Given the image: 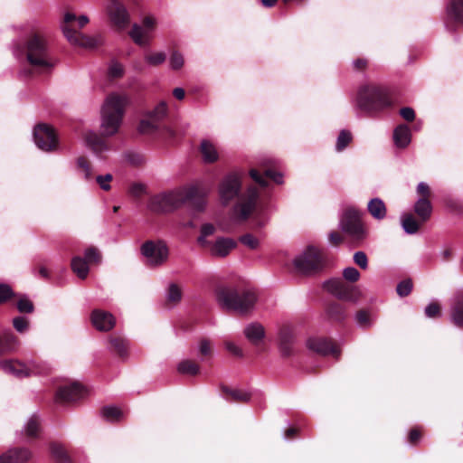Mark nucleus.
Masks as SVG:
<instances>
[{
  "mask_svg": "<svg viewBox=\"0 0 463 463\" xmlns=\"http://www.w3.org/2000/svg\"><path fill=\"white\" fill-rule=\"evenodd\" d=\"M101 412L103 418L110 422L118 421L122 417L121 410L113 406L103 407Z\"/></svg>",
  "mask_w": 463,
  "mask_h": 463,
  "instance_id": "nucleus-40",
  "label": "nucleus"
},
{
  "mask_svg": "<svg viewBox=\"0 0 463 463\" xmlns=\"http://www.w3.org/2000/svg\"><path fill=\"white\" fill-rule=\"evenodd\" d=\"M170 65L173 70L181 69L184 65L183 55L180 52L174 51L170 57Z\"/></svg>",
  "mask_w": 463,
  "mask_h": 463,
  "instance_id": "nucleus-55",
  "label": "nucleus"
},
{
  "mask_svg": "<svg viewBox=\"0 0 463 463\" xmlns=\"http://www.w3.org/2000/svg\"><path fill=\"white\" fill-rule=\"evenodd\" d=\"M166 59V55L164 52H156L147 54L146 56V61L153 66H157L165 62Z\"/></svg>",
  "mask_w": 463,
  "mask_h": 463,
  "instance_id": "nucleus-53",
  "label": "nucleus"
},
{
  "mask_svg": "<svg viewBox=\"0 0 463 463\" xmlns=\"http://www.w3.org/2000/svg\"><path fill=\"white\" fill-rule=\"evenodd\" d=\"M96 180L101 189L105 191H109L110 189L109 182L112 180V175L110 174L98 175Z\"/></svg>",
  "mask_w": 463,
  "mask_h": 463,
  "instance_id": "nucleus-62",
  "label": "nucleus"
},
{
  "mask_svg": "<svg viewBox=\"0 0 463 463\" xmlns=\"http://www.w3.org/2000/svg\"><path fill=\"white\" fill-rule=\"evenodd\" d=\"M109 76L112 78H120L124 74L123 66L117 62L113 61L109 68Z\"/></svg>",
  "mask_w": 463,
  "mask_h": 463,
  "instance_id": "nucleus-60",
  "label": "nucleus"
},
{
  "mask_svg": "<svg viewBox=\"0 0 463 463\" xmlns=\"http://www.w3.org/2000/svg\"><path fill=\"white\" fill-rule=\"evenodd\" d=\"M369 213L376 220H383L386 216L387 209L383 201L380 198H373L367 205Z\"/></svg>",
  "mask_w": 463,
  "mask_h": 463,
  "instance_id": "nucleus-32",
  "label": "nucleus"
},
{
  "mask_svg": "<svg viewBox=\"0 0 463 463\" xmlns=\"http://www.w3.org/2000/svg\"><path fill=\"white\" fill-rule=\"evenodd\" d=\"M13 326L18 333H25L28 327V322L26 318L23 317H17L13 319Z\"/></svg>",
  "mask_w": 463,
  "mask_h": 463,
  "instance_id": "nucleus-57",
  "label": "nucleus"
},
{
  "mask_svg": "<svg viewBox=\"0 0 463 463\" xmlns=\"http://www.w3.org/2000/svg\"><path fill=\"white\" fill-rule=\"evenodd\" d=\"M129 35L133 41L140 46L146 45L148 43V40L146 39V33H145L142 27L137 24L132 26Z\"/></svg>",
  "mask_w": 463,
  "mask_h": 463,
  "instance_id": "nucleus-38",
  "label": "nucleus"
},
{
  "mask_svg": "<svg viewBox=\"0 0 463 463\" xmlns=\"http://www.w3.org/2000/svg\"><path fill=\"white\" fill-rule=\"evenodd\" d=\"M76 20L78 21L80 28H83L89 23V18L86 15H80L77 19L74 14L68 12L64 14L61 25L64 36L71 44L94 49L103 43V37L101 34L89 36L77 31L73 27V23Z\"/></svg>",
  "mask_w": 463,
  "mask_h": 463,
  "instance_id": "nucleus-6",
  "label": "nucleus"
},
{
  "mask_svg": "<svg viewBox=\"0 0 463 463\" xmlns=\"http://www.w3.org/2000/svg\"><path fill=\"white\" fill-rule=\"evenodd\" d=\"M209 246H211L212 255L223 258L237 247V242L233 239L221 237Z\"/></svg>",
  "mask_w": 463,
  "mask_h": 463,
  "instance_id": "nucleus-23",
  "label": "nucleus"
},
{
  "mask_svg": "<svg viewBox=\"0 0 463 463\" xmlns=\"http://www.w3.org/2000/svg\"><path fill=\"white\" fill-rule=\"evenodd\" d=\"M448 25L454 28L456 25H463V0H450L448 8Z\"/></svg>",
  "mask_w": 463,
  "mask_h": 463,
  "instance_id": "nucleus-24",
  "label": "nucleus"
},
{
  "mask_svg": "<svg viewBox=\"0 0 463 463\" xmlns=\"http://www.w3.org/2000/svg\"><path fill=\"white\" fill-rule=\"evenodd\" d=\"M324 288L341 300L356 302L361 293L356 286L349 285L340 279H332L324 283Z\"/></svg>",
  "mask_w": 463,
  "mask_h": 463,
  "instance_id": "nucleus-14",
  "label": "nucleus"
},
{
  "mask_svg": "<svg viewBox=\"0 0 463 463\" xmlns=\"http://www.w3.org/2000/svg\"><path fill=\"white\" fill-rule=\"evenodd\" d=\"M241 191V179L237 174H229L219 185V194L222 204H229L237 198V203L232 209L235 222H244L257 210L260 192L253 185L249 186L244 193Z\"/></svg>",
  "mask_w": 463,
  "mask_h": 463,
  "instance_id": "nucleus-1",
  "label": "nucleus"
},
{
  "mask_svg": "<svg viewBox=\"0 0 463 463\" xmlns=\"http://www.w3.org/2000/svg\"><path fill=\"white\" fill-rule=\"evenodd\" d=\"M33 140L43 151L52 152L58 147V137L54 128L45 123H39L33 128Z\"/></svg>",
  "mask_w": 463,
  "mask_h": 463,
  "instance_id": "nucleus-12",
  "label": "nucleus"
},
{
  "mask_svg": "<svg viewBox=\"0 0 463 463\" xmlns=\"http://www.w3.org/2000/svg\"><path fill=\"white\" fill-rule=\"evenodd\" d=\"M424 430L421 426H414L412 427L408 433V442L416 446L420 441L423 437Z\"/></svg>",
  "mask_w": 463,
  "mask_h": 463,
  "instance_id": "nucleus-43",
  "label": "nucleus"
},
{
  "mask_svg": "<svg viewBox=\"0 0 463 463\" xmlns=\"http://www.w3.org/2000/svg\"><path fill=\"white\" fill-rule=\"evenodd\" d=\"M412 281L410 279L402 280L396 288L397 294L402 297H407L411 294L412 290Z\"/></svg>",
  "mask_w": 463,
  "mask_h": 463,
  "instance_id": "nucleus-47",
  "label": "nucleus"
},
{
  "mask_svg": "<svg viewBox=\"0 0 463 463\" xmlns=\"http://www.w3.org/2000/svg\"><path fill=\"white\" fill-rule=\"evenodd\" d=\"M356 103L365 117H374L393 106L389 89L375 83H368L360 87Z\"/></svg>",
  "mask_w": 463,
  "mask_h": 463,
  "instance_id": "nucleus-5",
  "label": "nucleus"
},
{
  "mask_svg": "<svg viewBox=\"0 0 463 463\" xmlns=\"http://www.w3.org/2000/svg\"><path fill=\"white\" fill-rule=\"evenodd\" d=\"M341 228L350 242L359 247L367 237V232L362 222V213L353 208L345 210L341 218Z\"/></svg>",
  "mask_w": 463,
  "mask_h": 463,
  "instance_id": "nucleus-9",
  "label": "nucleus"
},
{
  "mask_svg": "<svg viewBox=\"0 0 463 463\" xmlns=\"http://www.w3.org/2000/svg\"><path fill=\"white\" fill-rule=\"evenodd\" d=\"M31 373L35 374H47L50 371L49 367L45 364H41L35 360H31Z\"/></svg>",
  "mask_w": 463,
  "mask_h": 463,
  "instance_id": "nucleus-59",
  "label": "nucleus"
},
{
  "mask_svg": "<svg viewBox=\"0 0 463 463\" xmlns=\"http://www.w3.org/2000/svg\"><path fill=\"white\" fill-rule=\"evenodd\" d=\"M28 457L26 449H12L0 455V463H24Z\"/></svg>",
  "mask_w": 463,
  "mask_h": 463,
  "instance_id": "nucleus-27",
  "label": "nucleus"
},
{
  "mask_svg": "<svg viewBox=\"0 0 463 463\" xmlns=\"http://www.w3.org/2000/svg\"><path fill=\"white\" fill-rule=\"evenodd\" d=\"M31 441L41 437L42 428L37 416H31Z\"/></svg>",
  "mask_w": 463,
  "mask_h": 463,
  "instance_id": "nucleus-49",
  "label": "nucleus"
},
{
  "mask_svg": "<svg viewBox=\"0 0 463 463\" xmlns=\"http://www.w3.org/2000/svg\"><path fill=\"white\" fill-rule=\"evenodd\" d=\"M400 115L408 122H412L415 119V112L410 107H404L400 109Z\"/></svg>",
  "mask_w": 463,
  "mask_h": 463,
  "instance_id": "nucleus-63",
  "label": "nucleus"
},
{
  "mask_svg": "<svg viewBox=\"0 0 463 463\" xmlns=\"http://www.w3.org/2000/svg\"><path fill=\"white\" fill-rule=\"evenodd\" d=\"M167 114V105L161 101L153 111L140 120L138 131L144 135H158L165 138L174 139L175 131L163 123Z\"/></svg>",
  "mask_w": 463,
  "mask_h": 463,
  "instance_id": "nucleus-7",
  "label": "nucleus"
},
{
  "mask_svg": "<svg viewBox=\"0 0 463 463\" xmlns=\"http://www.w3.org/2000/svg\"><path fill=\"white\" fill-rule=\"evenodd\" d=\"M295 339L296 335L290 326H281L279 333V348L282 357L288 358L294 355Z\"/></svg>",
  "mask_w": 463,
  "mask_h": 463,
  "instance_id": "nucleus-18",
  "label": "nucleus"
},
{
  "mask_svg": "<svg viewBox=\"0 0 463 463\" xmlns=\"http://www.w3.org/2000/svg\"><path fill=\"white\" fill-rule=\"evenodd\" d=\"M182 298V290L176 284H171L168 288L167 301L175 305Z\"/></svg>",
  "mask_w": 463,
  "mask_h": 463,
  "instance_id": "nucleus-45",
  "label": "nucleus"
},
{
  "mask_svg": "<svg viewBox=\"0 0 463 463\" xmlns=\"http://www.w3.org/2000/svg\"><path fill=\"white\" fill-rule=\"evenodd\" d=\"M110 351L115 353L119 358L125 359L128 355V341L120 335H111L109 337Z\"/></svg>",
  "mask_w": 463,
  "mask_h": 463,
  "instance_id": "nucleus-29",
  "label": "nucleus"
},
{
  "mask_svg": "<svg viewBox=\"0 0 463 463\" xmlns=\"http://www.w3.org/2000/svg\"><path fill=\"white\" fill-rule=\"evenodd\" d=\"M353 136L352 133L349 130L343 129L340 131L336 144H335V149L338 152H341L345 150L348 145L352 142Z\"/></svg>",
  "mask_w": 463,
  "mask_h": 463,
  "instance_id": "nucleus-39",
  "label": "nucleus"
},
{
  "mask_svg": "<svg viewBox=\"0 0 463 463\" xmlns=\"http://www.w3.org/2000/svg\"><path fill=\"white\" fill-rule=\"evenodd\" d=\"M393 141L397 147L405 148L411 142V129L407 125L401 124L393 131Z\"/></svg>",
  "mask_w": 463,
  "mask_h": 463,
  "instance_id": "nucleus-30",
  "label": "nucleus"
},
{
  "mask_svg": "<svg viewBox=\"0 0 463 463\" xmlns=\"http://www.w3.org/2000/svg\"><path fill=\"white\" fill-rule=\"evenodd\" d=\"M107 14L111 24L118 29H124L129 24V14L124 5L118 0H110Z\"/></svg>",
  "mask_w": 463,
  "mask_h": 463,
  "instance_id": "nucleus-17",
  "label": "nucleus"
},
{
  "mask_svg": "<svg viewBox=\"0 0 463 463\" xmlns=\"http://www.w3.org/2000/svg\"><path fill=\"white\" fill-rule=\"evenodd\" d=\"M87 395L85 387L78 382L65 383L58 387L54 401L59 404H72Z\"/></svg>",
  "mask_w": 463,
  "mask_h": 463,
  "instance_id": "nucleus-15",
  "label": "nucleus"
},
{
  "mask_svg": "<svg viewBox=\"0 0 463 463\" xmlns=\"http://www.w3.org/2000/svg\"><path fill=\"white\" fill-rule=\"evenodd\" d=\"M222 397L230 402L246 403L250 399V394L238 389H232L226 385H221Z\"/></svg>",
  "mask_w": 463,
  "mask_h": 463,
  "instance_id": "nucleus-26",
  "label": "nucleus"
},
{
  "mask_svg": "<svg viewBox=\"0 0 463 463\" xmlns=\"http://www.w3.org/2000/svg\"><path fill=\"white\" fill-rule=\"evenodd\" d=\"M16 339L10 332H5L0 335V350L3 352L11 350L15 345Z\"/></svg>",
  "mask_w": 463,
  "mask_h": 463,
  "instance_id": "nucleus-42",
  "label": "nucleus"
},
{
  "mask_svg": "<svg viewBox=\"0 0 463 463\" xmlns=\"http://www.w3.org/2000/svg\"><path fill=\"white\" fill-rule=\"evenodd\" d=\"M214 231H215V228H214V226L213 224H211V223L203 224L202 226V228H201V235L198 238V242L202 246H208V245H210L211 242L206 240V237L213 234Z\"/></svg>",
  "mask_w": 463,
  "mask_h": 463,
  "instance_id": "nucleus-44",
  "label": "nucleus"
},
{
  "mask_svg": "<svg viewBox=\"0 0 463 463\" xmlns=\"http://www.w3.org/2000/svg\"><path fill=\"white\" fill-rule=\"evenodd\" d=\"M199 352H200V354L203 357H204V358L212 356V354H213V346H212V343H211V341L209 339L203 338L200 341Z\"/></svg>",
  "mask_w": 463,
  "mask_h": 463,
  "instance_id": "nucleus-51",
  "label": "nucleus"
},
{
  "mask_svg": "<svg viewBox=\"0 0 463 463\" xmlns=\"http://www.w3.org/2000/svg\"><path fill=\"white\" fill-rule=\"evenodd\" d=\"M177 370L180 373L194 376L200 373V365L194 360H183L179 363Z\"/></svg>",
  "mask_w": 463,
  "mask_h": 463,
  "instance_id": "nucleus-37",
  "label": "nucleus"
},
{
  "mask_svg": "<svg viewBox=\"0 0 463 463\" xmlns=\"http://www.w3.org/2000/svg\"><path fill=\"white\" fill-rule=\"evenodd\" d=\"M125 156L127 161L134 166L141 165L144 163V156L141 154L128 152Z\"/></svg>",
  "mask_w": 463,
  "mask_h": 463,
  "instance_id": "nucleus-56",
  "label": "nucleus"
},
{
  "mask_svg": "<svg viewBox=\"0 0 463 463\" xmlns=\"http://www.w3.org/2000/svg\"><path fill=\"white\" fill-rule=\"evenodd\" d=\"M250 178L261 187H267L269 180L276 183H282V175L272 168L262 167L261 169L251 168L249 172Z\"/></svg>",
  "mask_w": 463,
  "mask_h": 463,
  "instance_id": "nucleus-19",
  "label": "nucleus"
},
{
  "mask_svg": "<svg viewBox=\"0 0 463 463\" xmlns=\"http://www.w3.org/2000/svg\"><path fill=\"white\" fill-rule=\"evenodd\" d=\"M421 222L416 220L411 213H404L402 217V226L406 233L415 234L419 232Z\"/></svg>",
  "mask_w": 463,
  "mask_h": 463,
  "instance_id": "nucleus-34",
  "label": "nucleus"
},
{
  "mask_svg": "<svg viewBox=\"0 0 463 463\" xmlns=\"http://www.w3.org/2000/svg\"><path fill=\"white\" fill-rule=\"evenodd\" d=\"M360 272L354 267L345 268L343 271V277L349 282H356L360 279Z\"/></svg>",
  "mask_w": 463,
  "mask_h": 463,
  "instance_id": "nucleus-54",
  "label": "nucleus"
},
{
  "mask_svg": "<svg viewBox=\"0 0 463 463\" xmlns=\"http://www.w3.org/2000/svg\"><path fill=\"white\" fill-rule=\"evenodd\" d=\"M419 199L413 206V210L421 223L427 222L432 214L431 198L433 196L430 187L426 183H420L417 186Z\"/></svg>",
  "mask_w": 463,
  "mask_h": 463,
  "instance_id": "nucleus-13",
  "label": "nucleus"
},
{
  "mask_svg": "<svg viewBox=\"0 0 463 463\" xmlns=\"http://www.w3.org/2000/svg\"><path fill=\"white\" fill-rule=\"evenodd\" d=\"M50 452L55 463H72L65 448L57 442L50 444Z\"/></svg>",
  "mask_w": 463,
  "mask_h": 463,
  "instance_id": "nucleus-33",
  "label": "nucleus"
},
{
  "mask_svg": "<svg viewBox=\"0 0 463 463\" xmlns=\"http://www.w3.org/2000/svg\"><path fill=\"white\" fill-rule=\"evenodd\" d=\"M329 241L333 246H338L343 242V236L340 232L334 231L329 233Z\"/></svg>",
  "mask_w": 463,
  "mask_h": 463,
  "instance_id": "nucleus-64",
  "label": "nucleus"
},
{
  "mask_svg": "<svg viewBox=\"0 0 463 463\" xmlns=\"http://www.w3.org/2000/svg\"><path fill=\"white\" fill-rule=\"evenodd\" d=\"M0 368L8 374L23 378L28 375V367L18 360H5L0 363Z\"/></svg>",
  "mask_w": 463,
  "mask_h": 463,
  "instance_id": "nucleus-25",
  "label": "nucleus"
},
{
  "mask_svg": "<svg viewBox=\"0 0 463 463\" xmlns=\"http://www.w3.org/2000/svg\"><path fill=\"white\" fill-rule=\"evenodd\" d=\"M141 254L146 259L145 264L149 268L162 266L168 260L169 249L162 240L146 241L140 248Z\"/></svg>",
  "mask_w": 463,
  "mask_h": 463,
  "instance_id": "nucleus-11",
  "label": "nucleus"
},
{
  "mask_svg": "<svg viewBox=\"0 0 463 463\" xmlns=\"http://www.w3.org/2000/svg\"><path fill=\"white\" fill-rule=\"evenodd\" d=\"M90 321L92 326L101 332L110 331L116 325L115 317L102 309H94L90 314Z\"/></svg>",
  "mask_w": 463,
  "mask_h": 463,
  "instance_id": "nucleus-20",
  "label": "nucleus"
},
{
  "mask_svg": "<svg viewBox=\"0 0 463 463\" xmlns=\"http://www.w3.org/2000/svg\"><path fill=\"white\" fill-rule=\"evenodd\" d=\"M219 305L226 310L239 315H247L252 311L257 302L256 293L243 286L226 285L216 289Z\"/></svg>",
  "mask_w": 463,
  "mask_h": 463,
  "instance_id": "nucleus-4",
  "label": "nucleus"
},
{
  "mask_svg": "<svg viewBox=\"0 0 463 463\" xmlns=\"http://www.w3.org/2000/svg\"><path fill=\"white\" fill-rule=\"evenodd\" d=\"M307 346L309 350L320 355L326 356L331 354L335 359H339L341 355V350L339 346L334 340L328 337H310L307 341Z\"/></svg>",
  "mask_w": 463,
  "mask_h": 463,
  "instance_id": "nucleus-16",
  "label": "nucleus"
},
{
  "mask_svg": "<svg viewBox=\"0 0 463 463\" xmlns=\"http://www.w3.org/2000/svg\"><path fill=\"white\" fill-rule=\"evenodd\" d=\"M77 165L80 169H81L85 174L86 179L91 178V164L90 160L86 156H80L77 160Z\"/></svg>",
  "mask_w": 463,
  "mask_h": 463,
  "instance_id": "nucleus-50",
  "label": "nucleus"
},
{
  "mask_svg": "<svg viewBox=\"0 0 463 463\" xmlns=\"http://www.w3.org/2000/svg\"><path fill=\"white\" fill-rule=\"evenodd\" d=\"M84 260L89 264L99 263L101 260V254L96 247L90 246L85 250Z\"/></svg>",
  "mask_w": 463,
  "mask_h": 463,
  "instance_id": "nucleus-46",
  "label": "nucleus"
},
{
  "mask_svg": "<svg viewBox=\"0 0 463 463\" xmlns=\"http://www.w3.org/2000/svg\"><path fill=\"white\" fill-rule=\"evenodd\" d=\"M452 322L458 327L463 328V291L458 292L451 307Z\"/></svg>",
  "mask_w": 463,
  "mask_h": 463,
  "instance_id": "nucleus-28",
  "label": "nucleus"
},
{
  "mask_svg": "<svg viewBox=\"0 0 463 463\" xmlns=\"http://www.w3.org/2000/svg\"><path fill=\"white\" fill-rule=\"evenodd\" d=\"M200 151L204 162L213 163L218 159V153L215 146L208 140H203L200 146Z\"/></svg>",
  "mask_w": 463,
  "mask_h": 463,
  "instance_id": "nucleus-36",
  "label": "nucleus"
},
{
  "mask_svg": "<svg viewBox=\"0 0 463 463\" xmlns=\"http://www.w3.org/2000/svg\"><path fill=\"white\" fill-rule=\"evenodd\" d=\"M244 335L251 345L260 348V352L265 350L262 341L265 337V329L259 323H252L247 326L244 329Z\"/></svg>",
  "mask_w": 463,
  "mask_h": 463,
  "instance_id": "nucleus-22",
  "label": "nucleus"
},
{
  "mask_svg": "<svg viewBox=\"0 0 463 463\" xmlns=\"http://www.w3.org/2000/svg\"><path fill=\"white\" fill-rule=\"evenodd\" d=\"M57 63L58 59L50 48L47 35L31 29V78L50 76Z\"/></svg>",
  "mask_w": 463,
  "mask_h": 463,
  "instance_id": "nucleus-3",
  "label": "nucleus"
},
{
  "mask_svg": "<svg viewBox=\"0 0 463 463\" xmlns=\"http://www.w3.org/2000/svg\"><path fill=\"white\" fill-rule=\"evenodd\" d=\"M239 241L249 247L251 250H255L259 246V241L250 233H246L239 238Z\"/></svg>",
  "mask_w": 463,
  "mask_h": 463,
  "instance_id": "nucleus-52",
  "label": "nucleus"
},
{
  "mask_svg": "<svg viewBox=\"0 0 463 463\" xmlns=\"http://www.w3.org/2000/svg\"><path fill=\"white\" fill-rule=\"evenodd\" d=\"M296 273L305 276L315 275L323 270L326 264L325 252L314 246H308L306 250L294 260Z\"/></svg>",
  "mask_w": 463,
  "mask_h": 463,
  "instance_id": "nucleus-8",
  "label": "nucleus"
},
{
  "mask_svg": "<svg viewBox=\"0 0 463 463\" xmlns=\"http://www.w3.org/2000/svg\"><path fill=\"white\" fill-rule=\"evenodd\" d=\"M185 202H189L196 212H202L205 206L204 197L195 187H192L184 192V203Z\"/></svg>",
  "mask_w": 463,
  "mask_h": 463,
  "instance_id": "nucleus-31",
  "label": "nucleus"
},
{
  "mask_svg": "<svg viewBox=\"0 0 463 463\" xmlns=\"http://www.w3.org/2000/svg\"><path fill=\"white\" fill-rule=\"evenodd\" d=\"M184 203V192L170 191L159 194L150 198L148 209L155 213L173 212Z\"/></svg>",
  "mask_w": 463,
  "mask_h": 463,
  "instance_id": "nucleus-10",
  "label": "nucleus"
},
{
  "mask_svg": "<svg viewBox=\"0 0 463 463\" xmlns=\"http://www.w3.org/2000/svg\"><path fill=\"white\" fill-rule=\"evenodd\" d=\"M356 323L363 328H369L372 325L371 314L369 310L362 308L355 314Z\"/></svg>",
  "mask_w": 463,
  "mask_h": 463,
  "instance_id": "nucleus-41",
  "label": "nucleus"
},
{
  "mask_svg": "<svg viewBox=\"0 0 463 463\" xmlns=\"http://www.w3.org/2000/svg\"><path fill=\"white\" fill-rule=\"evenodd\" d=\"M125 112V99L118 94L109 95L102 107V135L90 132L86 136L87 145L99 156L103 151L109 149L104 137H111L118 133Z\"/></svg>",
  "mask_w": 463,
  "mask_h": 463,
  "instance_id": "nucleus-2",
  "label": "nucleus"
},
{
  "mask_svg": "<svg viewBox=\"0 0 463 463\" xmlns=\"http://www.w3.org/2000/svg\"><path fill=\"white\" fill-rule=\"evenodd\" d=\"M425 315L430 318H437L441 315V307L439 302L433 301L425 308Z\"/></svg>",
  "mask_w": 463,
  "mask_h": 463,
  "instance_id": "nucleus-48",
  "label": "nucleus"
},
{
  "mask_svg": "<svg viewBox=\"0 0 463 463\" xmlns=\"http://www.w3.org/2000/svg\"><path fill=\"white\" fill-rule=\"evenodd\" d=\"M354 261L362 269H366L368 268V259L364 251L355 252L354 254Z\"/></svg>",
  "mask_w": 463,
  "mask_h": 463,
  "instance_id": "nucleus-58",
  "label": "nucleus"
},
{
  "mask_svg": "<svg viewBox=\"0 0 463 463\" xmlns=\"http://www.w3.org/2000/svg\"><path fill=\"white\" fill-rule=\"evenodd\" d=\"M14 295L10 286L0 284V304L6 302Z\"/></svg>",
  "mask_w": 463,
  "mask_h": 463,
  "instance_id": "nucleus-61",
  "label": "nucleus"
},
{
  "mask_svg": "<svg viewBox=\"0 0 463 463\" xmlns=\"http://www.w3.org/2000/svg\"><path fill=\"white\" fill-rule=\"evenodd\" d=\"M326 319L333 324L343 325L348 317V311L345 305L330 301L325 307Z\"/></svg>",
  "mask_w": 463,
  "mask_h": 463,
  "instance_id": "nucleus-21",
  "label": "nucleus"
},
{
  "mask_svg": "<svg viewBox=\"0 0 463 463\" xmlns=\"http://www.w3.org/2000/svg\"><path fill=\"white\" fill-rule=\"evenodd\" d=\"M72 271L81 279L87 278L89 274V263L81 257L76 256L71 260Z\"/></svg>",
  "mask_w": 463,
  "mask_h": 463,
  "instance_id": "nucleus-35",
  "label": "nucleus"
}]
</instances>
